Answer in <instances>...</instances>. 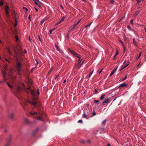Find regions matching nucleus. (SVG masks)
<instances>
[{
  "label": "nucleus",
  "mask_w": 146,
  "mask_h": 146,
  "mask_svg": "<svg viewBox=\"0 0 146 146\" xmlns=\"http://www.w3.org/2000/svg\"><path fill=\"white\" fill-rule=\"evenodd\" d=\"M137 2V4H138L143 0H136Z\"/></svg>",
  "instance_id": "29"
},
{
  "label": "nucleus",
  "mask_w": 146,
  "mask_h": 146,
  "mask_svg": "<svg viewBox=\"0 0 146 146\" xmlns=\"http://www.w3.org/2000/svg\"><path fill=\"white\" fill-rule=\"evenodd\" d=\"M94 72V70H93L92 72L90 74H91V75H92V74L93 73V72Z\"/></svg>",
  "instance_id": "59"
},
{
  "label": "nucleus",
  "mask_w": 146,
  "mask_h": 146,
  "mask_svg": "<svg viewBox=\"0 0 146 146\" xmlns=\"http://www.w3.org/2000/svg\"><path fill=\"white\" fill-rule=\"evenodd\" d=\"M87 141H88V142L89 143H90V142H91V141H90V140H88Z\"/></svg>",
  "instance_id": "58"
},
{
  "label": "nucleus",
  "mask_w": 146,
  "mask_h": 146,
  "mask_svg": "<svg viewBox=\"0 0 146 146\" xmlns=\"http://www.w3.org/2000/svg\"><path fill=\"white\" fill-rule=\"evenodd\" d=\"M25 121L27 123H28V119H26L25 120Z\"/></svg>",
  "instance_id": "50"
},
{
  "label": "nucleus",
  "mask_w": 146,
  "mask_h": 146,
  "mask_svg": "<svg viewBox=\"0 0 146 146\" xmlns=\"http://www.w3.org/2000/svg\"><path fill=\"white\" fill-rule=\"evenodd\" d=\"M37 119L38 120H40L41 121H42L43 120L41 117L40 116H39L38 117Z\"/></svg>",
  "instance_id": "25"
},
{
  "label": "nucleus",
  "mask_w": 146,
  "mask_h": 146,
  "mask_svg": "<svg viewBox=\"0 0 146 146\" xmlns=\"http://www.w3.org/2000/svg\"><path fill=\"white\" fill-rule=\"evenodd\" d=\"M24 53H27V50L25 49H24Z\"/></svg>",
  "instance_id": "55"
},
{
  "label": "nucleus",
  "mask_w": 146,
  "mask_h": 146,
  "mask_svg": "<svg viewBox=\"0 0 146 146\" xmlns=\"http://www.w3.org/2000/svg\"><path fill=\"white\" fill-rule=\"evenodd\" d=\"M13 19H15V21H16V23L15 24H14V25L15 26H16L17 25V20H16V18H14Z\"/></svg>",
  "instance_id": "35"
},
{
  "label": "nucleus",
  "mask_w": 146,
  "mask_h": 146,
  "mask_svg": "<svg viewBox=\"0 0 146 146\" xmlns=\"http://www.w3.org/2000/svg\"><path fill=\"white\" fill-rule=\"evenodd\" d=\"M102 70H100V71L99 72V74H100L101 73V72H102Z\"/></svg>",
  "instance_id": "63"
},
{
  "label": "nucleus",
  "mask_w": 146,
  "mask_h": 146,
  "mask_svg": "<svg viewBox=\"0 0 146 146\" xmlns=\"http://www.w3.org/2000/svg\"><path fill=\"white\" fill-rule=\"evenodd\" d=\"M133 43L134 44L137 46V45H136V43H135V38H133Z\"/></svg>",
  "instance_id": "30"
},
{
  "label": "nucleus",
  "mask_w": 146,
  "mask_h": 146,
  "mask_svg": "<svg viewBox=\"0 0 146 146\" xmlns=\"http://www.w3.org/2000/svg\"><path fill=\"white\" fill-rule=\"evenodd\" d=\"M105 95H104V94L102 95L101 96L100 98V100H102L103 99L105 98Z\"/></svg>",
  "instance_id": "16"
},
{
  "label": "nucleus",
  "mask_w": 146,
  "mask_h": 146,
  "mask_svg": "<svg viewBox=\"0 0 146 146\" xmlns=\"http://www.w3.org/2000/svg\"><path fill=\"white\" fill-rule=\"evenodd\" d=\"M94 72V70H93L92 72L90 74H91V75H92V74L93 73V72Z\"/></svg>",
  "instance_id": "61"
},
{
  "label": "nucleus",
  "mask_w": 146,
  "mask_h": 146,
  "mask_svg": "<svg viewBox=\"0 0 146 146\" xmlns=\"http://www.w3.org/2000/svg\"><path fill=\"white\" fill-rule=\"evenodd\" d=\"M15 41L16 42H17L19 40V38L18 36L16 35L15 36Z\"/></svg>",
  "instance_id": "17"
},
{
  "label": "nucleus",
  "mask_w": 146,
  "mask_h": 146,
  "mask_svg": "<svg viewBox=\"0 0 146 146\" xmlns=\"http://www.w3.org/2000/svg\"><path fill=\"white\" fill-rule=\"evenodd\" d=\"M81 20V19H80L79 20H78L77 22L76 23L77 25H78V24L80 23V22Z\"/></svg>",
  "instance_id": "42"
},
{
  "label": "nucleus",
  "mask_w": 146,
  "mask_h": 146,
  "mask_svg": "<svg viewBox=\"0 0 146 146\" xmlns=\"http://www.w3.org/2000/svg\"><path fill=\"white\" fill-rule=\"evenodd\" d=\"M67 38L69 39V35H67Z\"/></svg>",
  "instance_id": "54"
},
{
  "label": "nucleus",
  "mask_w": 146,
  "mask_h": 146,
  "mask_svg": "<svg viewBox=\"0 0 146 146\" xmlns=\"http://www.w3.org/2000/svg\"><path fill=\"white\" fill-rule=\"evenodd\" d=\"M139 11L138 10H137L135 12L134 14V16H135V17H136V16L139 13Z\"/></svg>",
  "instance_id": "11"
},
{
  "label": "nucleus",
  "mask_w": 146,
  "mask_h": 146,
  "mask_svg": "<svg viewBox=\"0 0 146 146\" xmlns=\"http://www.w3.org/2000/svg\"><path fill=\"white\" fill-rule=\"evenodd\" d=\"M61 23V22H60V21H59L58 22V23H56V24H55V25H58V24H59L60 23Z\"/></svg>",
  "instance_id": "43"
},
{
  "label": "nucleus",
  "mask_w": 146,
  "mask_h": 146,
  "mask_svg": "<svg viewBox=\"0 0 146 146\" xmlns=\"http://www.w3.org/2000/svg\"><path fill=\"white\" fill-rule=\"evenodd\" d=\"M5 60H6V61H7V62H9V61L8 60H7V59H6V58H5Z\"/></svg>",
  "instance_id": "57"
},
{
  "label": "nucleus",
  "mask_w": 146,
  "mask_h": 146,
  "mask_svg": "<svg viewBox=\"0 0 146 146\" xmlns=\"http://www.w3.org/2000/svg\"><path fill=\"white\" fill-rule=\"evenodd\" d=\"M53 32L52 31L51 29L49 31V33L50 34H52V33Z\"/></svg>",
  "instance_id": "46"
},
{
  "label": "nucleus",
  "mask_w": 146,
  "mask_h": 146,
  "mask_svg": "<svg viewBox=\"0 0 146 146\" xmlns=\"http://www.w3.org/2000/svg\"><path fill=\"white\" fill-rule=\"evenodd\" d=\"M121 42L122 44V45H123V47H124V46L123 44V42Z\"/></svg>",
  "instance_id": "62"
},
{
  "label": "nucleus",
  "mask_w": 146,
  "mask_h": 146,
  "mask_svg": "<svg viewBox=\"0 0 146 146\" xmlns=\"http://www.w3.org/2000/svg\"><path fill=\"white\" fill-rule=\"evenodd\" d=\"M55 48L57 51H58L60 49L59 47L56 44H55Z\"/></svg>",
  "instance_id": "18"
},
{
  "label": "nucleus",
  "mask_w": 146,
  "mask_h": 146,
  "mask_svg": "<svg viewBox=\"0 0 146 146\" xmlns=\"http://www.w3.org/2000/svg\"><path fill=\"white\" fill-rule=\"evenodd\" d=\"M7 71V69L6 67L4 68V69L3 70H2V72L3 75L4 77V81H5L6 80V78L5 77V74L6 73V71Z\"/></svg>",
  "instance_id": "4"
},
{
  "label": "nucleus",
  "mask_w": 146,
  "mask_h": 146,
  "mask_svg": "<svg viewBox=\"0 0 146 146\" xmlns=\"http://www.w3.org/2000/svg\"><path fill=\"white\" fill-rule=\"evenodd\" d=\"M133 19H131L130 20V23L132 25H133Z\"/></svg>",
  "instance_id": "41"
},
{
  "label": "nucleus",
  "mask_w": 146,
  "mask_h": 146,
  "mask_svg": "<svg viewBox=\"0 0 146 146\" xmlns=\"http://www.w3.org/2000/svg\"><path fill=\"white\" fill-rule=\"evenodd\" d=\"M77 25L76 24H74L73 25V26L72 27V28L71 29H74Z\"/></svg>",
  "instance_id": "40"
},
{
  "label": "nucleus",
  "mask_w": 146,
  "mask_h": 146,
  "mask_svg": "<svg viewBox=\"0 0 146 146\" xmlns=\"http://www.w3.org/2000/svg\"><path fill=\"white\" fill-rule=\"evenodd\" d=\"M94 72V70H93L92 72L90 74H91V75H92V74L93 73V72Z\"/></svg>",
  "instance_id": "60"
},
{
  "label": "nucleus",
  "mask_w": 146,
  "mask_h": 146,
  "mask_svg": "<svg viewBox=\"0 0 146 146\" xmlns=\"http://www.w3.org/2000/svg\"><path fill=\"white\" fill-rule=\"evenodd\" d=\"M3 3L2 1H0V6H2L3 4Z\"/></svg>",
  "instance_id": "38"
},
{
  "label": "nucleus",
  "mask_w": 146,
  "mask_h": 146,
  "mask_svg": "<svg viewBox=\"0 0 146 146\" xmlns=\"http://www.w3.org/2000/svg\"><path fill=\"white\" fill-rule=\"evenodd\" d=\"M9 10H5V12L7 16L8 15V13L9 12Z\"/></svg>",
  "instance_id": "23"
},
{
  "label": "nucleus",
  "mask_w": 146,
  "mask_h": 146,
  "mask_svg": "<svg viewBox=\"0 0 146 146\" xmlns=\"http://www.w3.org/2000/svg\"><path fill=\"white\" fill-rule=\"evenodd\" d=\"M7 84H8V86H9V87L11 89H12L13 88L12 86L9 83L7 82Z\"/></svg>",
  "instance_id": "21"
},
{
  "label": "nucleus",
  "mask_w": 146,
  "mask_h": 146,
  "mask_svg": "<svg viewBox=\"0 0 146 146\" xmlns=\"http://www.w3.org/2000/svg\"><path fill=\"white\" fill-rule=\"evenodd\" d=\"M16 61V68L19 74L21 71L22 64L21 60H22L21 54L20 51L15 52V54L14 55Z\"/></svg>",
  "instance_id": "1"
},
{
  "label": "nucleus",
  "mask_w": 146,
  "mask_h": 146,
  "mask_svg": "<svg viewBox=\"0 0 146 146\" xmlns=\"http://www.w3.org/2000/svg\"><path fill=\"white\" fill-rule=\"evenodd\" d=\"M74 55L75 56L77 57L78 58H80V59L81 58L80 55V54H78L76 52L75 53V54Z\"/></svg>",
  "instance_id": "14"
},
{
  "label": "nucleus",
  "mask_w": 146,
  "mask_h": 146,
  "mask_svg": "<svg viewBox=\"0 0 146 146\" xmlns=\"http://www.w3.org/2000/svg\"><path fill=\"white\" fill-rule=\"evenodd\" d=\"M80 142L81 143H83L85 142V141L84 140H82V139L80 140Z\"/></svg>",
  "instance_id": "36"
},
{
  "label": "nucleus",
  "mask_w": 146,
  "mask_h": 146,
  "mask_svg": "<svg viewBox=\"0 0 146 146\" xmlns=\"http://www.w3.org/2000/svg\"><path fill=\"white\" fill-rule=\"evenodd\" d=\"M21 88L20 87L18 86H17L16 88V91L18 94H19L20 92V90Z\"/></svg>",
  "instance_id": "10"
},
{
  "label": "nucleus",
  "mask_w": 146,
  "mask_h": 146,
  "mask_svg": "<svg viewBox=\"0 0 146 146\" xmlns=\"http://www.w3.org/2000/svg\"><path fill=\"white\" fill-rule=\"evenodd\" d=\"M79 59L78 60V64L80 62H81V61H82V60H81V58L80 59V58H79Z\"/></svg>",
  "instance_id": "44"
},
{
  "label": "nucleus",
  "mask_w": 146,
  "mask_h": 146,
  "mask_svg": "<svg viewBox=\"0 0 146 146\" xmlns=\"http://www.w3.org/2000/svg\"><path fill=\"white\" fill-rule=\"evenodd\" d=\"M129 63H130V62L129 60H128L126 64L125 65V66L122 65L121 67L120 68V69L119 71H121L122 70H123L124 68H125L127 67L129 64Z\"/></svg>",
  "instance_id": "3"
},
{
  "label": "nucleus",
  "mask_w": 146,
  "mask_h": 146,
  "mask_svg": "<svg viewBox=\"0 0 146 146\" xmlns=\"http://www.w3.org/2000/svg\"><path fill=\"white\" fill-rule=\"evenodd\" d=\"M28 18L29 19L30 21L31 20V18L30 17V15H29L28 17Z\"/></svg>",
  "instance_id": "51"
},
{
  "label": "nucleus",
  "mask_w": 146,
  "mask_h": 146,
  "mask_svg": "<svg viewBox=\"0 0 146 146\" xmlns=\"http://www.w3.org/2000/svg\"><path fill=\"white\" fill-rule=\"evenodd\" d=\"M48 19V18H43L41 21H40V24H41V25H42L43 24V23L46 20H47Z\"/></svg>",
  "instance_id": "9"
},
{
  "label": "nucleus",
  "mask_w": 146,
  "mask_h": 146,
  "mask_svg": "<svg viewBox=\"0 0 146 146\" xmlns=\"http://www.w3.org/2000/svg\"><path fill=\"white\" fill-rule=\"evenodd\" d=\"M37 94L38 95H39V92L38 91V90L37 92Z\"/></svg>",
  "instance_id": "53"
},
{
  "label": "nucleus",
  "mask_w": 146,
  "mask_h": 146,
  "mask_svg": "<svg viewBox=\"0 0 146 146\" xmlns=\"http://www.w3.org/2000/svg\"><path fill=\"white\" fill-rule=\"evenodd\" d=\"M126 77H127V76H125V77H124V78L122 79V81H123L124 80L126 79Z\"/></svg>",
  "instance_id": "45"
},
{
  "label": "nucleus",
  "mask_w": 146,
  "mask_h": 146,
  "mask_svg": "<svg viewBox=\"0 0 146 146\" xmlns=\"http://www.w3.org/2000/svg\"><path fill=\"white\" fill-rule=\"evenodd\" d=\"M31 93L33 96V98H33V97H34L35 98V92L33 90H32L31 91Z\"/></svg>",
  "instance_id": "12"
},
{
  "label": "nucleus",
  "mask_w": 146,
  "mask_h": 146,
  "mask_svg": "<svg viewBox=\"0 0 146 146\" xmlns=\"http://www.w3.org/2000/svg\"><path fill=\"white\" fill-rule=\"evenodd\" d=\"M7 52H8L9 54L10 55H12V54L11 53V52L10 50V49H9V48H7Z\"/></svg>",
  "instance_id": "15"
},
{
  "label": "nucleus",
  "mask_w": 146,
  "mask_h": 146,
  "mask_svg": "<svg viewBox=\"0 0 146 146\" xmlns=\"http://www.w3.org/2000/svg\"><path fill=\"white\" fill-rule=\"evenodd\" d=\"M87 116H88L87 115H86L85 113H84L82 115V117L83 118H85L86 119H88V118L87 117Z\"/></svg>",
  "instance_id": "13"
},
{
  "label": "nucleus",
  "mask_w": 146,
  "mask_h": 146,
  "mask_svg": "<svg viewBox=\"0 0 146 146\" xmlns=\"http://www.w3.org/2000/svg\"><path fill=\"white\" fill-rule=\"evenodd\" d=\"M35 99L36 98L33 97V98H32V100H33V102L29 100H26L25 102L26 103H29L33 105L36 106V105L37 103L35 101Z\"/></svg>",
  "instance_id": "2"
},
{
  "label": "nucleus",
  "mask_w": 146,
  "mask_h": 146,
  "mask_svg": "<svg viewBox=\"0 0 146 146\" xmlns=\"http://www.w3.org/2000/svg\"><path fill=\"white\" fill-rule=\"evenodd\" d=\"M126 63V60H125L123 63V64H125Z\"/></svg>",
  "instance_id": "56"
},
{
  "label": "nucleus",
  "mask_w": 146,
  "mask_h": 146,
  "mask_svg": "<svg viewBox=\"0 0 146 146\" xmlns=\"http://www.w3.org/2000/svg\"><path fill=\"white\" fill-rule=\"evenodd\" d=\"M118 52H117L115 54L114 56V58H116V56L118 54Z\"/></svg>",
  "instance_id": "34"
},
{
  "label": "nucleus",
  "mask_w": 146,
  "mask_h": 146,
  "mask_svg": "<svg viewBox=\"0 0 146 146\" xmlns=\"http://www.w3.org/2000/svg\"><path fill=\"white\" fill-rule=\"evenodd\" d=\"M56 29L55 28H54V29H51V30L52 31H54V30H55Z\"/></svg>",
  "instance_id": "64"
},
{
  "label": "nucleus",
  "mask_w": 146,
  "mask_h": 146,
  "mask_svg": "<svg viewBox=\"0 0 146 146\" xmlns=\"http://www.w3.org/2000/svg\"><path fill=\"white\" fill-rule=\"evenodd\" d=\"M65 17H64V16L62 18L60 21V22H61V23L63 21L64 19H65Z\"/></svg>",
  "instance_id": "26"
},
{
  "label": "nucleus",
  "mask_w": 146,
  "mask_h": 146,
  "mask_svg": "<svg viewBox=\"0 0 146 146\" xmlns=\"http://www.w3.org/2000/svg\"><path fill=\"white\" fill-rule=\"evenodd\" d=\"M127 85V84H126L125 83H122V84H121L120 85L118 86V88H120V87H124L126 86Z\"/></svg>",
  "instance_id": "7"
},
{
  "label": "nucleus",
  "mask_w": 146,
  "mask_h": 146,
  "mask_svg": "<svg viewBox=\"0 0 146 146\" xmlns=\"http://www.w3.org/2000/svg\"><path fill=\"white\" fill-rule=\"evenodd\" d=\"M110 102V99L108 98L106 99L105 100L102 102L103 105H105L106 104H109Z\"/></svg>",
  "instance_id": "5"
},
{
  "label": "nucleus",
  "mask_w": 146,
  "mask_h": 146,
  "mask_svg": "<svg viewBox=\"0 0 146 146\" xmlns=\"http://www.w3.org/2000/svg\"><path fill=\"white\" fill-rule=\"evenodd\" d=\"M96 115V112H95V111L94 110L93 112L92 113V116L93 117V116H94V115Z\"/></svg>",
  "instance_id": "22"
},
{
  "label": "nucleus",
  "mask_w": 146,
  "mask_h": 146,
  "mask_svg": "<svg viewBox=\"0 0 146 146\" xmlns=\"http://www.w3.org/2000/svg\"><path fill=\"white\" fill-rule=\"evenodd\" d=\"M11 136H10L9 138H8V139H7V140L8 141V142H10L11 139Z\"/></svg>",
  "instance_id": "32"
},
{
  "label": "nucleus",
  "mask_w": 146,
  "mask_h": 146,
  "mask_svg": "<svg viewBox=\"0 0 146 146\" xmlns=\"http://www.w3.org/2000/svg\"><path fill=\"white\" fill-rule=\"evenodd\" d=\"M106 120H104L102 122V124L104 126L106 124Z\"/></svg>",
  "instance_id": "24"
},
{
  "label": "nucleus",
  "mask_w": 146,
  "mask_h": 146,
  "mask_svg": "<svg viewBox=\"0 0 146 146\" xmlns=\"http://www.w3.org/2000/svg\"><path fill=\"white\" fill-rule=\"evenodd\" d=\"M84 113H85V114L87 115L88 116L89 115V114L88 112V111L87 110H85L84 111Z\"/></svg>",
  "instance_id": "20"
},
{
  "label": "nucleus",
  "mask_w": 146,
  "mask_h": 146,
  "mask_svg": "<svg viewBox=\"0 0 146 146\" xmlns=\"http://www.w3.org/2000/svg\"><path fill=\"white\" fill-rule=\"evenodd\" d=\"M9 143L8 142L5 145V146H9Z\"/></svg>",
  "instance_id": "52"
},
{
  "label": "nucleus",
  "mask_w": 146,
  "mask_h": 146,
  "mask_svg": "<svg viewBox=\"0 0 146 146\" xmlns=\"http://www.w3.org/2000/svg\"><path fill=\"white\" fill-rule=\"evenodd\" d=\"M117 68H118V67H117L116 68H115V69L113 70L111 72V73H110V76L111 77V76H112L115 73V72L117 70Z\"/></svg>",
  "instance_id": "6"
},
{
  "label": "nucleus",
  "mask_w": 146,
  "mask_h": 146,
  "mask_svg": "<svg viewBox=\"0 0 146 146\" xmlns=\"http://www.w3.org/2000/svg\"><path fill=\"white\" fill-rule=\"evenodd\" d=\"M98 92V90L96 89H95L94 90V92L96 93Z\"/></svg>",
  "instance_id": "48"
},
{
  "label": "nucleus",
  "mask_w": 146,
  "mask_h": 146,
  "mask_svg": "<svg viewBox=\"0 0 146 146\" xmlns=\"http://www.w3.org/2000/svg\"><path fill=\"white\" fill-rule=\"evenodd\" d=\"M30 113L32 115H34V114H36V115H37V113L36 111L34 112V113L30 112Z\"/></svg>",
  "instance_id": "31"
},
{
  "label": "nucleus",
  "mask_w": 146,
  "mask_h": 146,
  "mask_svg": "<svg viewBox=\"0 0 146 146\" xmlns=\"http://www.w3.org/2000/svg\"><path fill=\"white\" fill-rule=\"evenodd\" d=\"M114 1L113 0H110V2L111 3H113Z\"/></svg>",
  "instance_id": "33"
},
{
  "label": "nucleus",
  "mask_w": 146,
  "mask_h": 146,
  "mask_svg": "<svg viewBox=\"0 0 146 146\" xmlns=\"http://www.w3.org/2000/svg\"><path fill=\"white\" fill-rule=\"evenodd\" d=\"M92 23V22H91L89 24H87V25H86L85 26V28H86L87 27H89L91 25V24Z\"/></svg>",
  "instance_id": "27"
},
{
  "label": "nucleus",
  "mask_w": 146,
  "mask_h": 146,
  "mask_svg": "<svg viewBox=\"0 0 146 146\" xmlns=\"http://www.w3.org/2000/svg\"><path fill=\"white\" fill-rule=\"evenodd\" d=\"M68 51L74 55L76 53V52H75L74 51L70 48L68 49Z\"/></svg>",
  "instance_id": "8"
},
{
  "label": "nucleus",
  "mask_w": 146,
  "mask_h": 146,
  "mask_svg": "<svg viewBox=\"0 0 146 146\" xmlns=\"http://www.w3.org/2000/svg\"><path fill=\"white\" fill-rule=\"evenodd\" d=\"M94 102L95 103H98L99 102V101H98L96 100H94Z\"/></svg>",
  "instance_id": "37"
},
{
  "label": "nucleus",
  "mask_w": 146,
  "mask_h": 146,
  "mask_svg": "<svg viewBox=\"0 0 146 146\" xmlns=\"http://www.w3.org/2000/svg\"><path fill=\"white\" fill-rule=\"evenodd\" d=\"M38 39L40 41H42V40H41V39L40 38V36H38Z\"/></svg>",
  "instance_id": "49"
},
{
  "label": "nucleus",
  "mask_w": 146,
  "mask_h": 146,
  "mask_svg": "<svg viewBox=\"0 0 146 146\" xmlns=\"http://www.w3.org/2000/svg\"><path fill=\"white\" fill-rule=\"evenodd\" d=\"M58 51L61 54H63L64 53L63 51L60 49Z\"/></svg>",
  "instance_id": "28"
},
{
  "label": "nucleus",
  "mask_w": 146,
  "mask_h": 146,
  "mask_svg": "<svg viewBox=\"0 0 146 146\" xmlns=\"http://www.w3.org/2000/svg\"><path fill=\"white\" fill-rule=\"evenodd\" d=\"M82 120H79L78 121V123H82Z\"/></svg>",
  "instance_id": "39"
},
{
  "label": "nucleus",
  "mask_w": 146,
  "mask_h": 146,
  "mask_svg": "<svg viewBox=\"0 0 146 146\" xmlns=\"http://www.w3.org/2000/svg\"><path fill=\"white\" fill-rule=\"evenodd\" d=\"M13 117H14V115L13 113L9 115V117L11 119H13Z\"/></svg>",
  "instance_id": "19"
},
{
  "label": "nucleus",
  "mask_w": 146,
  "mask_h": 146,
  "mask_svg": "<svg viewBox=\"0 0 146 146\" xmlns=\"http://www.w3.org/2000/svg\"><path fill=\"white\" fill-rule=\"evenodd\" d=\"M127 28L129 29H130L131 30H132V29H130V27L129 26V25H128L127 26Z\"/></svg>",
  "instance_id": "47"
}]
</instances>
